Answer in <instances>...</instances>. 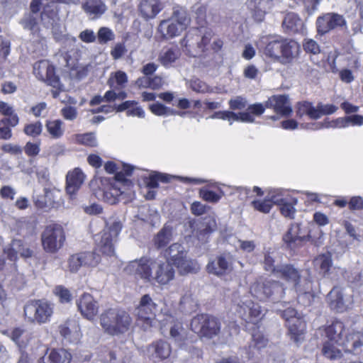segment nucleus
Wrapping results in <instances>:
<instances>
[{
	"instance_id": "1a4fd4ad",
	"label": "nucleus",
	"mask_w": 363,
	"mask_h": 363,
	"mask_svg": "<svg viewBox=\"0 0 363 363\" xmlns=\"http://www.w3.org/2000/svg\"><path fill=\"white\" fill-rule=\"evenodd\" d=\"M191 328L201 337L211 339L219 334L220 323L214 316L200 314L191 320Z\"/></svg>"
},
{
	"instance_id": "09e8293b",
	"label": "nucleus",
	"mask_w": 363,
	"mask_h": 363,
	"mask_svg": "<svg viewBox=\"0 0 363 363\" xmlns=\"http://www.w3.org/2000/svg\"><path fill=\"white\" fill-rule=\"evenodd\" d=\"M62 122L60 120L48 121L45 126L48 132L53 138H60L64 133Z\"/></svg>"
},
{
	"instance_id": "6e6552de",
	"label": "nucleus",
	"mask_w": 363,
	"mask_h": 363,
	"mask_svg": "<svg viewBox=\"0 0 363 363\" xmlns=\"http://www.w3.org/2000/svg\"><path fill=\"white\" fill-rule=\"evenodd\" d=\"M281 316L286 320L291 338L296 344L300 343L304 338L306 323L301 314L294 308L289 307L284 310L279 309Z\"/></svg>"
},
{
	"instance_id": "e433bc0d",
	"label": "nucleus",
	"mask_w": 363,
	"mask_h": 363,
	"mask_svg": "<svg viewBox=\"0 0 363 363\" xmlns=\"http://www.w3.org/2000/svg\"><path fill=\"white\" fill-rule=\"evenodd\" d=\"M60 335L69 342L77 341L79 339V325L74 320H68L60 325Z\"/></svg>"
},
{
	"instance_id": "f704fd0d",
	"label": "nucleus",
	"mask_w": 363,
	"mask_h": 363,
	"mask_svg": "<svg viewBox=\"0 0 363 363\" xmlns=\"http://www.w3.org/2000/svg\"><path fill=\"white\" fill-rule=\"evenodd\" d=\"M39 15L34 13H26L20 21V24L25 30L30 32L33 36L40 38V29L38 25Z\"/></svg>"
},
{
	"instance_id": "bb28decb",
	"label": "nucleus",
	"mask_w": 363,
	"mask_h": 363,
	"mask_svg": "<svg viewBox=\"0 0 363 363\" xmlns=\"http://www.w3.org/2000/svg\"><path fill=\"white\" fill-rule=\"evenodd\" d=\"M275 274L286 281L292 283L296 291H301L299 289L301 274L294 266L291 264L278 266Z\"/></svg>"
},
{
	"instance_id": "338daca9",
	"label": "nucleus",
	"mask_w": 363,
	"mask_h": 363,
	"mask_svg": "<svg viewBox=\"0 0 363 363\" xmlns=\"http://www.w3.org/2000/svg\"><path fill=\"white\" fill-rule=\"evenodd\" d=\"M323 128H345L348 126L347 116L338 118L334 121H325Z\"/></svg>"
},
{
	"instance_id": "0eeeda50",
	"label": "nucleus",
	"mask_w": 363,
	"mask_h": 363,
	"mask_svg": "<svg viewBox=\"0 0 363 363\" xmlns=\"http://www.w3.org/2000/svg\"><path fill=\"white\" fill-rule=\"evenodd\" d=\"M53 314V306L48 301L35 300L24 306V315L30 323L43 324L50 321Z\"/></svg>"
},
{
	"instance_id": "c03bdc74",
	"label": "nucleus",
	"mask_w": 363,
	"mask_h": 363,
	"mask_svg": "<svg viewBox=\"0 0 363 363\" xmlns=\"http://www.w3.org/2000/svg\"><path fill=\"white\" fill-rule=\"evenodd\" d=\"M299 289L301 291H296L298 293V301L304 306H309L313 300V295L311 293V285L309 283H306L303 288L299 284Z\"/></svg>"
},
{
	"instance_id": "58836bf2",
	"label": "nucleus",
	"mask_w": 363,
	"mask_h": 363,
	"mask_svg": "<svg viewBox=\"0 0 363 363\" xmlns=\"http://www.w3.org/2000/svg\"><path fill=\"white\" fill-rule=\"evenodd\" d=\"M305 115L314 120L320 118V114L318 111L316 110V107L308 101L300 102L296 107L297 116L301 118Z\"/></svg>"
},
{
	"instance_id": "473e14b6",
	"label": "nucleus",
	"mask_w": 363,
	"mask_h": 363,
	"mask_svg": "<svg viewBox=\"0 0 363 363\" xmlns=\"http://www.w3.org/2000/svg\"><path fill=\"white\" fill-rule=\"evenodd\" d=\"M282 26L289 33H298L304 29L302 19L295 13H288L283 21Z\"/></svg>"
},
{
	"instance_id": "c756f323",
	"label": "nucleus",
	"mask_w": 363,
	"mask_h": 363,
	"mask_svg": "<svg viewBox=\"0 0 363 363\" xmlns=\"http://www.w3.org/2000/svg\"><path fill=\"white\" fill-rule=\"evenodd\" d=\"M306 240V237L301 235V228L298 224L291 225L283 237L284 242L291 249H295L301 246Z\"/></svg>"
},
{
	"instance_id": "49530a36",
	"label": "nucleus",
	"mask_w": 363,
	"mask_h": 363,
	"mask_svg": "<svg viewBox=\"0 0 363 363\" xmlns=\"http://www.w3.org/2000/svg\"><path fill=\"white\" fill-rule=\"evenodd\" d=\"M297 201V199L294 197L287 199L286 202H284V203L280 205L281 213L286 218H294L296 213L295 206Z\"/></svg>"
},
{
	"instance_id": "3c124183",
	"label": "nucleus",
	"mask_w": 363,
	"mask_h": 363,
	"mask_svg": "<svg viewBox=\"0 0 363 363\" xmlns=\"http://www.w3.org/2000/svg\"><path fill=\"white\" fill-rule=\"evenodd\" d=\"M248 308V315L245 321L255 324L262 318L260 306L255 303H249Z\"/></svg>"
},
{
	"instance_id": "9b49d317",
	"label": "nucleus",
	"mask_w": 363,
	"mask_h": 363,
	"mask_svg": "<svg viewBox=\"0 0 363 363\" xmlns=\"http://www.w3.org/2000/svg\"><path fill=\"white\" fill-rule=\"evenodd\" d=\"M250 292L257 298L264 301L269 298L272 299L282 298L284 289L279 281L266 280L263 282L255 283L250 288Z\"/></svg>"
},
{
	"instance_id": "774afa93",
	"label": "nucleus",
	"mask_w": 363,
	"mask_h": 363,
	"mask_svg": "<svg viewBox=\"0 0 363 363\" xmlns=\"http://www.w3.org/2000/svg\"><path fill=\"white\" fill-rule=\"evenodd\" d=\"M303 49L306 52L316 55L320 52V49L318 43L313 39H305L303 44Z\"/></svg>"
},
{
	"instance_id": "6ab92c4d",
	"label": "nucleus",
	"mask_w": 363,
	"mask_h": 363,
	"mask_svg": "<svg viewBox=\"0 0 363 363\" xmlns=\"http://www.w3.org/2000/svg\"><path fill=\"white\" fill-rule=\"evenodd\" d=\"M328 301L333 310L342 312L352 303V296L347 294L345 289L335 286L328 294Z\"/></svg>"
},
{
	"instance_id": "4468645a",
	"label": "nucleus",
	"mask_w": 363,
	"mask_h": 363,
	"mask_svg": "<svg viewBox=\"0 0 363 363\" xmlns=\"http://www.w3.org/2000/svg\"><path fill=\"white\" fill-rule=\"evenodd\" d=\"M33 73L42 82L53 88L62 89V84L58 76L55 74L54 67L48 60H40L33 65Z\"/></svg>"
},
{
	"instance_id": "5701e85b",
	"label": "nucleus",
	"mask_w": 363,
	"mask_h": 363,
	"mask_svg": "<svg viewBox=\"0 0 363 363\" xmlns=\"http://www.w3.org/2000/svg\"><path fill=\"white\" fill-rule=\"evenodd\" d=\"M266 108H272L274 111L283 116H289L292 112L288 96L285 95L274 96L265 103Z\"/></svg>"
},
{
	"instance_id": "2eb2a0df",
	"label": "nucleus",
	"mask_w": 363,
	"mask_h": 363,
	"mask_svg": "<svg viewBox=\"0 0 363 363\" xmlns=\"http://www.w3.org/2000/svg\"><path fill=\"white\" fill-rule=\"evenodd\" d=\"M100 256L94 252H82L71 255L68 259V268L71 273L77 272L82 267H96Z\"/></svg>"
},
{
	"instance_id": "f3484780",
	"label": "nucleus",
	"mask_w": 363,
	"mask_h": 363,
	"mask_svg": "<svg viewBox=\"0 0 363 363\" xmlns=\"http://www.w3.org/2000/svg\"><path fill=\"white\" fill-rule=\"evenodd\" d=\"M157 262L158 260L151 258L142 257L139 260L130 262L127 270L130 272H135L140 278L151 281L153 280L155 265L157 264Z\"/></svg>"
},
{
	"instance_id": "13d9d810",
	"label": "nucleus",
	"mask_w": 363,
	"mask_h": 363,
	"mask_svg": "<svg viewBox=\"0 0 363 363\" xmlns=\"http://www.w3.org/2000/svg\"><path fill=\"white\" fill-rule=\"evenodd\" d=\"M290 196L286 191L277 190L269 195V199L272 203V204H275L280 206L284 202H286L287 199H291Z\"/></svg>"
},
{
	"instance_id": "79ce46f5",
	"label": "nucleus",
	"mask_w": 363,
	"mask_h": 363,
	"mask_svg": "<svg viewBox=\"0 0 363 363\" xmlns=\"http://www.w3.org/2000/svg\"><path fill=\"white\" fill-rule=\"evenodd\" d=\"M10 52V43L0 37V78L4 77L7 66L6 65V57Z\"/></svg>"
},
{
	"instance_id": "b1692460",
	"label": "nucleus",
	"mask_w": 363,
	"mask_h": 363,
	"mask_svg": "<svg viewBox=\"0 0 363 363\" xmlns=\"http://www.w3.org/2000/svg\"><path fill=\"white\" fill-rule=\"evenodd\" d=\"M174 269L169 262L158 261L155 265L153 280L160 284H166L174 277Z\"/></svg>"
},
{
	"instance_id": "de8ad7c7",
	"label": "nucleus",
	"mask_w": 363,
	"mask_h": 363,
	"mask_svg": "<svg viewBox=\"0 0 363 363\" xmlns=\"http://www.w3.org/2000/svg\"><path fill=\"white\" fill-rule=\"evenodd\" d=\"M127 82V74L123 71H117L108 79V84L113 88H122Z\"/></svg>"
},
{
	"instance_id": "39448f33",
	"label": "nucleus",
	"mask_w": 363,
	"mask_h": 363,
	"mask_svg": "<svg viewBox=\"0 0 363 363\" xmlns=\"http://www.w3.org/2000/svg\"><path fill=\"white\" fill-rule=\"evenodd\" d=\"M164 255L167 258V262L176 266L184 272H194L199 269L198 264L191 259H187V251L184 247L175 242L172 244L165 250Z\"/></svg>"
},
{
	"instance_id": "aec40b11",
	"label": "nucleus",
	"mask_w": 363,
	"mask_h": 363,
	"mask_svg": "<svg viewBox=\"0 0 363 363\" xmlns=\"http://www.w3.org/2000/svg\"><path fill=\"white\" fill-rule=\"evenodd\" d=\"M4 252L7 258L16 262L18 259V255L24 259L30 258L33 255V251L24 244L21 240L13 239L11 242L4 248Z\"/></svg>"
},
{
	"instance_id": "c9c22d12",
	"label": "nucleus",
	"mask_w": 363,
	"mask_h": 363,
	"mask_svg": "<svg viewBox=\"0 0 363 363\" xmlns=\"http://www.w3.org/2000/svg\"><path fill=\"white\" fill-rule=\"evenodd\" d=\"M149 352L154 358L164 359L169 357L172 348L167 342L160 340L149 347Z\"/></svg>"
},
{
	"instance_id": "423d86ee",
	"label": "nucleus",
	"mask_w": 363,
	"mask_h": 363,
	"mask_svg": "<svg viewBox=\"0 0 363 363\" xmlns=\"http://www.w3.org/2000/svg\"><path fill=\"white\" fill-rule=\"evenodd\" d=\"M121 229V223L119 220H114L96 235V246L103 255L108 257L115 256L114 245Z\"/></svg>"
},
{
	"instance_id": "052dcab7",
	"label": "nucleus",
	"mask_w": 363,
	"mask_h": 363,
	"mask_svg": "<svg viewBox=\"0 0 363 363\" xmlns=\"http://www.w3.org/2000/svg\"><path fill=\"white\" fill-rule=\"evenodd\" d=\"M252 205L255 209L263 213H268L272 207V204L269 199L264 200H255L252 202Z\"/></svg>"
},
{
	"instance_id": "9d476101",
	"label": "nucleus",
	"mask_w": 363,
	"mask_h": 363,
	"mask_svg": "<svg viewBox=\"0 0 363 363\" xmlns=\"http://www.w3.org/2000/svg\"><path fill=\"white\" fill-rule=\"evenodd\" d=\"M41 237L43 249L50 253L56 252L60 249L65 240L63 229L58 224L48 225L43 232Z\"/></svg>"
},
{
	"instance_id": "412c9836",
	"label": "nucleus",
	"mask_w": 363,
	"mask_h": 363,
	"mask_svg": "<svg viewBox=\"0 0 363 363\" xmlns=\"http://www.w3.org/2000/svg\"><path fill=\"white\" fill-rule=\"evenodd\" d=\"M233 256L230 253H223L210 262L206 269L208 273L221 276L231 272L233 269Z\"/></svg>"
},
{
	"instance_id": "a18cd8bd",
	"label": "nucleus",
	"mask_w": 363,
	"mask_h": 363,
	"mask_svg": "<svg viewBox=\"0 0 363 363\" xmlns=\"http://www.w3.org/2000/svg\"><path fill=\"white\" fill-rule=\"evenodd\" d=\"M314 263L320 268V272L325 274L332 266V256L330 253L323 254L315 259Z\"/></svg>"
},
{
	"instance_id": "8fccbe9b",
	"label": "nucleus",
	"mask_w": 363,
	"mask_h": 363,
	"mask_svg": "<svg viewBox=\"0 0 363 363\" xmlns=\"http://www.w3.org/2000/svg\"><path fill=\"white\" fill-rule=\"evenodd\" d=\"M75 142L78 144L89 146H97V140L93 133H87L84 134H77L74 135Z\"/></svg>"
},
{
	"instance_id": "864d4df0",
	"label": "nucleus",
	"mask_w": 363,
	"mask_h": 363,
	"mask_svg": "<svg viewBox=\"0 0 363 363\" xmlns=\"http://www.w3.org/2000/svg\"><path fill=\"white\" fill-rule=\"evenodd\" d=\"M96 38L99 44H106L115 39V34L111 29L107 27H101L99 29Z\"/></svg>"
},
{
	"instance_id": "680f3d73",
	"label": "nucleus",
	"mask_w": 363,
	"mask_h": 363,
	"mask_svg": "<svg viewBox=\"0 0 363 363\" xmlns=\"http://www.w3.org/2000/svg\"><path fill=\"white\" fill-rule=\"evenodd\" d=\"M124 43H117L111 49L110 54L114 60L121 59L127 52Z\"/></svg>"
},
{
	"instance_id": "37998d69",
	"label": "nucleus",
	"mask_w": 363,
	"mask_h": 363,
	"mask_svg": "<svg viewBox=\"0 0 363 363\" xmlns=\"http://www.w3.org/2000/svg\"><path fill=\"white\" fill-rule=\"evenodd\" d=\"M150 109L155 115L159 116H169L174 115L182 116L184 114V113L177 111L171 108L165 106L160 103H156L150 105Z\"/></svg>"
},
{
	"instance_id": "c85d7f7f",
	"label": "nucleus",
	"mask_w": 363,
	"mask_h": 363,
	"mask_svg": "<svg viewBox=\"0 0 363 363\" xmlns=\"http://www.w3.org/2000/svg\"><path fill=\"white\" fill-rule=\"evenodd\" d=\"M85 176L82 170L75 168L69 172L66 177V191L70 196L74 195L81 187L84 181Z\"/></svg>"
},
{
	"instance_id": "a211bd4d",
	"label": "nucleus",
	"mask_w": 363,
	"mask_h": 363,
	"mask_svg": "<svg viewBox=\"0 0 363 363\" xmlns=\"http://www.w3.org/2000/svg\"><path fill=\"white\" fill-rule=\"evenodd\" d=\"M157 305L152 298L145 294L140 298L139 305L135 310V315L141 320H144L148 325L151 326L157 311Z\"/></svg>"
},
{
	"instance_id": "4c0bfd02",
	"label": "nucleus",
	"mask_w": 363,
	"mask_h": 363,
	"mask_svg": "<svg viewBox=\"0 0 363 363\" xmlns=\"http://www.w3.org/2000/svg\"><path fill=\"white\" fill-rule=\"evenodd\" d=\"M60 191L55 190L45 189L44 199L42 204H39L40 208H57L62 203L60 196Z\"/></svg>"
},
{
	"instance_id": "ea45409f",
	"label": "nucleus",
	"mask_w": 363,
	"mask_h": 363,
	"mask_svg": "<svg viewBox=\"0 0 363 363\" xmlns=\"http://www.w3.org/2000/svg\"><path fill=\"white\" fill-rule=\"evenodd\" d=\"M180 306L185 313H191L196 311L198 301L190 290L186 291L182 295L180 300Z\"/></svg>"
},
{
	"instance_id": "603ef678",
	"label": "nucleus",
	"mask_w": 363,
	"mask_h": 363,
	"mask_svg": "<svg viewBox=\"0 0 363 363\" xmlns=\"http://www.w3.org/2000/svg\"><path fill=\"white\" fill-rule=\"evenodd\" d=\"M53 294L58 297L62 303H68L71 302L72 296L68 289L62 285H57L53 289Z\"/></svg>"
},
{
	"instance_id": "72a5a7b5",
	"label": "nucleus",
	"mask_w": 363,
	"mask_h": 363,
	"mask_svg": "<svg viewBox=\"0 0 363 363\" xmlns=\"http://www.w3.org/2000/svg\"><path fill=\"white\" fill-rule=\"evenodd\" d=\"M173 240V228L166 223L154 237V245L157 249L166 247Z\"/></svg>"
},
{
	"instance_id": "a19ab883",
	"label": "nucleus",
	"mask_w": 363,
	"mask_h": 363,
	"mask_svg": "<svg viewBox=\"0 0 363 363\" xmlns=\"http://www.w3.org/2000/svg\"><path fill=\"white\" fill-rule=\"evenodd\" d=\"M170 336L180 349H182L183 344L186 342V330L184 328L182 324L179 322L174 323L169 330Z\"/></svg>"
},
{
	"instance_id": "393cba45",
	"label": "nucleus",
	"mask_w": 363,
	"mask_h": 363,
	"mask_svg": "<svg viewBox=\"0 0 363 363\" xmlns=\"http://www.w3.org/2000/svg\"><path fill=\"white\" fill-rule=\"evenodd\" d=\"M208 118H220L226 120L230 122L232 125L233 121H242L245 123H253L255 121L254 116L250 113L249 111L246 112H241L235 113L233 111H216L212 116Z\"/></svg>"
},
{
	"instance_id": "6e6d98bb",
	"label": "nucleus",
	"mask_w": 363,
	"mask_h": 363,
	"mask_svg": "<svg viewBox=\"0 0 363 363\" xmlns=\"http://www.w3.org/2000/svg\"><path fill=\"white\" fill-rule=\"evenodd\" d=\"M277 252L275 250H272V252L267 251L264 254V268L266 271L276 273L277 270V267L274 265V259L277 257Z\"/></svg>"
},
{
	"instance_id": "f03ea898",
	"label": "nucleus",
	"mask_w": 363,
	"mask_h": 363,
	"mask_svg": "<svg viewBox=\"0 0 363 363\" xmlns=\"http://www.w3.org/2000/svg\"><path fill=\"white\" fill-rule=\"evenodd\" d=\"M260 43L265 45L264 54L266 56L273 59L281 57L284 62H291L299 51V45L296 41L280 36L262 37Z\"/></svg>"
},
{
	"instance_id": "69168bd1",
	"label": "nucleus",
	"mask_w": 363,
	"mask_h": 363,
	"mask_svg": "<svg viewBox=\"0 0 363 363\" xmlns=\"http://www.w3.org/2000/svg\"><path fill=\"white\" fill-rule=\"evenodd\" d=\"M199 195L203 200L211 203H216L220 199V196L216 192L206 189H201Z\"/></svg>"
},
{
	"instance_id": "20e7f679",
	"label": "nucleus",
	"mask_w": 363,
	"mask_h": 363,
	"mask_svg": "<svg viewBox=\"0 0 363 363\" xmlns=\"http://www.w3.org/2000/svg\"><path fill=\"white\" fill-rule=\"evenodd\" d=\"M189 21L185 9L174 7L172 18L160 21L158 31L165 39L173 38L186 28Z\"/></svg>"
},
{
	"instance_id": "bf43d9fd",
	"label": "nucleus",
	"mask_w": 363,
	"mask_h": 363,
	"mask_svg": "<svg viewBox=\"0 0 363 363\" xmlns=\"http://www.w3.org/2000/svg\"><path fill=\"white\" fill-rule=\"evenodd\" d=\"M138 83L139 85H143L145 84V86L152 89H157L162 85L163 80L162 77L159 76H155L153 77H146L142 79H139Z\"/></svg>"
},
{
	"instance_id": "7c9ffc66",
	"label": "nucleus",
	"mask_w": 363,
	"mask_h": 363,
	"mask_svg": "<svg viewBox=\"0 0 363 363\" xmlns=\"http://www.w3.org/2000/svg\"><path fill=\"white\" fill-rule=\"evenodd\" d=\"M180 56L181 52L178 48H164L160 52L157 60L165 68H170L174 66Z\"/></svg>"
},
{
	"instance_id": "a878e982",
	"label": "nucleus",
	"mask_w": 363,
	"mask_h": 363,
	"mask_svg": "<svg viewBox=\"0 0 363 363\" xmlns=\"http://www.w3.org/2000/svg\"><path fill=\"white\" fill-rule=\"evenodd\" d=\"M141 16L146 19L154 18L163 9L160 0H142L138 6Z\"/></svg>"
},
{
	"instance_id": "f257e3e1",
	"label": "nucleus",
	"mask_w": 363,
	"mask_h": 363,
	"mask_svg": "<svg viewBox=\"0 0 363 363\" xmlns=\"http://www.w3.org/2000/svg\"><path fill=\"white\" fill-rule=\"evenodd\" d=\"M328 340L342 346L345 352L359 354L363 352V332L353 328L345 329L341 321H335L325 330Z\"/></svg>"
},
{
	"instance_id": "7ed1b4c3",
	"label": "nucleus",
	"mask_w": 363,
	"mask_h": 363,
	"mask_svg": "<svg viewBox=\"0 0 363 363\" xmlns=\"http://www.w3.org/2000/svg\"><path fill=\"white\" fill-rule=\"evenodd\" d=\"M132 324V318L125 311L109 308L100 315V325L105 333L117 335L127 332Z\"/></svg>"
},
{
	"instance_id": "dca6fc26",
	"label": "nucleus",
	"mask_w": 363,
	"mask_h": 363,
	"mask_svg": "<svg viewBox=\"0 0 363 363\" xmlns=\"http://www.w3.org/2000/svg\"><path fill=\"white\" fill-rule=\"evenodd\" d=\"M40 23L45 28L50 29L54 35L58 34L60 30V19L56 5L46 2L40 13Z\"/></svg>"
},
{
	"instance_id": "4d7b16f0",
	"label": "nucleus",
	"mask_w": 363,
	"mask_h": 363,
	"mask_svg": "<svg viewBox=\"0 0 363 363\" xmlns=\"http://www.w3.org/2000/svg\"><path fill=\"white\" fill-rule=\"evenodd\" d=\"M43 131V125L40 121L25 125L23 132L26 135L35 138L39 136Z\"/></svg>"
},
{
	"instance_id": "f8f14e48",
	"label": "nucleus",
	"mask_w": 363,
	"mask_h": 363,
	"mask_svg": "<svg viewBox=\"0 0 363 363\" xmlns=\"http://www.w3.org/2000/svg\"><path fill=\"white\" fill-rule=\"evenodd\" d=\"M213 35L211 30H206L202 35L188 33L181 41L186 51L192 57H196L204 51L206 45L210 42Z\"/></svg>"
},
{
	"instance_id": "cd10ccee",
	"label": "nucleus",
	"mask_w": 363,
	"mask_h": 363,
	"mask_svg": "<svg viewBox=\"0 0 363 363\" xmlns=\"http://www.w3.org/2000/svg\"><path fill=\"white\" fill-rule=\"evenodd\" d=\"M82 9L91 19L100 18L107 11V6L102 0H84Z\"/></svg>"
},
{
	"instance_id": "2f4dec72",
	"label": "nucleus",
	"mask_w": 363,
	"mask_h": 363,
	"mask_svg": "<svg viewBox=\"0 0 363 363\" xmlns=\"http://www.w3.org/2000/svg\"><path fill=\"white\" fill-rule=\"evenodd\" d=\"M71 354L65 349L47 350L42 357L43 363H69Z\"/></svg>"
},
{
	"instance_id": "e2e57ef3",
	"label": "nucleus",
	"mask_w": 363,
	"mask_h": 363,
	"mask_svg": "<svg viewBox=\"0 0 363 363\" xmlns=\"http://www.w3.org/2000/svg\"><path fill=\"white\" fill-rule=\"evenodd\" d=\"M16 194V190L11 186L4 185L0 189V196L6 201H13Z\"/></svg>"
},
{
	"instance_id": "5fc2aeb1",
	"label": "nucleus",
	"mask_w": 363,
	"mask_h": 363,
	"mask_svg": "<svg viewBox=\"0 0 363 363\" xmlns=\"http://www.w3.org/2000/svg\"><path fill=\"white\" fill-rule=\"evenodd\" d=\"M334 342L328 341L326 342L323 347V354L329 359H336L341 356V352L339 349L335 345Z\"/></svg>"
},
{
	"instance_id": "4be33fe9",
	"label": "nucleus",
	"mask_w": 363,
	"mask_h": 363,
	"mask_svg": "<svg viewBox=\"0 0 363 363\" xmlns=\"http://www.w3.org/2000/svg\"><path fill=\"white\" fill-rule=\"evenodd\" d=\"M78 310L88 320H94L99 311L98 302L88 293H84L77 301Z\"/></svg>"
},
{
	"instance_id": "ddd939ff",
	"label": "nucleus",
	"mask_w": 363,
	"mask_h": 363,
	"mask_svg": "<svg viewBox=\"0 0 363 363\" xmlns=\"http://www.w3.org/2000/svg\"><path fill=\"white\" fill-rule=\"evenodd\" d=\"M315 25L318 33L321 35L336 28H347L345 17L342 15L333 12L327 13L318 16Z\"/></svg>"
},
{
	"instance_id": "0e129e2a",
	"label": "nucleus",
	"mask_w": 363,
	"mask_h": 363,
	"mask_svg": "<svg viewBox=\"0 0 363 363\" xmlns=\"http://www.w3.org/2000/svg\"><path fill=\"white\" fill-rule=\"evenodd\" d=\"M121 194V191L119 189H117L115 187H112L109 191H105L103 193L104 199L111 203H116L118 201V196Z\"/></svg>"
}]
</instances>
